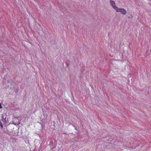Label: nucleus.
<instances>
[{
	"label": "nucleus",
	"instance_id": "nucleus-1",
	"mask_svg": "<svg viewBox=\"0 0 151 151\" xmlns=\"http://www.w3.org/2000/svg\"><path fill=\"white\" fill-rule=\"evenodd\" d=\"M116 11L117 12H120L123 14L125 15L127 13V11L124 8H117Z\"/></svg>",
	"mask_w": 151,
	"mask_h": 151
},
{
	"label": "nucleus",
	"instance_id": "nucleus-2",
	"mask_svg": "<svg viewBox=\"0 0 151 151\" xmlns=\"http://www.w3.org/2000/svg\"><path fill=\"white\" fill-rule=\"evenodd\" d=\"M109 2L110 5L114 9L116 10L118 7L116 6L115 1H113L110 0Z\"/></svg>",
	"mask_w": 151,
	"mask_h": 151
},
{
	"label": "nucleus",
	"instance_id": "nucleus-3",
	"mask_svg": "<svg viewBox=\"0 0 151 151\" xmlns=\"http://www.w3.org/2000/svg\"><path fill=\"white\" fill-rule=\"evenodd\" d=\"M2 107V106H1V104H0V108H1Z\"/></svg>",
	"mask_w": 151,
	"mask_h": 151
},
{
	"label": "nucleus",
	"instance_id": "nucleus-4",
	"mask_svg": "<svg viewBox=\"0 0 151 151\" xmlns=\"http://www.w3.org/2000/svg\"><path fill=\"white\" fill-rule=\"evenodd\" d=\"M1 127H2V128H3V125L1 124Z\"/></svg>",
	"mask_w": 151,
	"mask_h": 151
}]
</instances>
